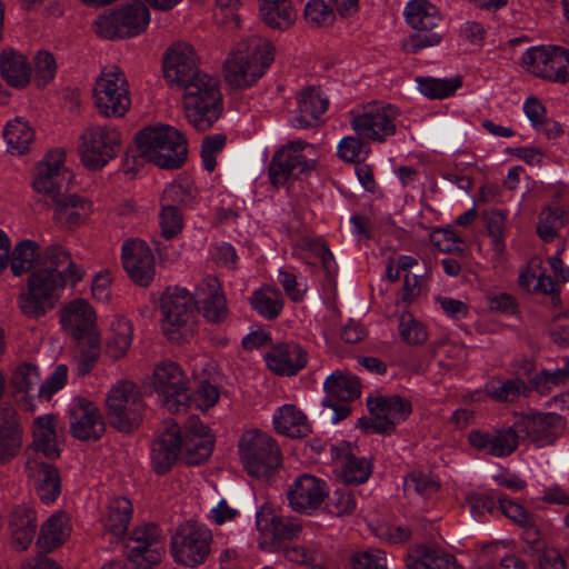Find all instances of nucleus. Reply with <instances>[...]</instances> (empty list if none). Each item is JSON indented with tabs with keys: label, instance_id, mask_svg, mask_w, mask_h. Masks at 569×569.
<instances>
[{
	"label": "nucleus",
	"instance_id": "f8f14e48",
	"mask_svg": "<svg viewBox=\"0 0 569 569\" xmlns=\"http://www.w3.org/2000/svg\"><path fill=\"white\" fill-rule=\"evenodd\" d=\"M311 150L313 147L302 140L290 141L277 150L268 168L272 186L279 188L288 180L312 171L316 168V161L308 158Z\"/></svg>",
	"mask_w": 569,
	"mask_h": 569
},
{
	"label": "nucleus",
	"instance_id": "9d476101",
	"mask_svg": "<svg viewBox=\"0 0 569 569\" xmlns=\"http://www.w3.org/2000/svg\"><path fill=\"white\" fill-rule=\"evenodd\" d=\"M121 144L120 131L109 124H91L79 137L78 151L82 164L97 170L117 157Z\"/></svg>",
	"mask_w": 569,
	"mask_h": 569
},
{
	"label": "nucleus",
	"instance_id": "a18cd8bd",
	"mask_svg": "<svg viewBox=\"0 0 569 569\" xmlns=\"http://www.w3.org/2000/svg\"><path fill=\"white\" fill-rule=\"evenodd\" d=\"M3 138L7 142L8 151L20 156L29 151L34 139V131L27 121L17 117L4 126Z\"/></svg>",
	"mask_w": 569,
	"mask_h": 569
},
{
	"label": "nucleus",
	"instance_id": "338daca9",
	"mask_svg": "<svg viewBox=\"0 0 569 569\" xmlns=\"http://www.w3.org/2000/svg\"><path fill=\"white\" fill-rule=\"evenodd\" d=\"M57 72V62L49 51H39L34 57V81L38 87L47 86L53 80Z\"/></svg>",
	"mask_w": 569,
	"mask_h": 569
},
{
	"label": "nucleus",
	"instance_id": "cd10ccee",
	"mask_svg": "<svg viewBox=\"0 0 569 569\" xmlns=\"http://www.w3.org/2000/svg\"><path fill=\"white\" fill-rule=\"evenodd\" d=\"M181 451V431L177 422L166 421V430L152 442L151 466L156 473H167Z\"/></svg>",
	"mask_w": 569,
	"mask_h": 569
},
{
	"label": "nucleus",
	"instance_id": "49530a36",
	"mask_svg": "<svg viewBox=\"0 0 569 569\" xmlns=\"http://www.w3.org/2000/svg\"><path fill=\"white\" fill-rule=\"evenodd\" d=\"M262 21L273 29H287L296 20V11L288 0H263L260 4Z\"/></svg>",
	"mask_w": 569,
	"mask_h": 569
},
{
	"label": "nucleus",
	"instance_id": "3c124183",
	"mask_svg": "<svg viewBox=\"0 0 569 569\" xmlns=\"http://www.w3.org/2000/svg\"><path fill=\"white\" fill-rule=\"evenodd\" d=\"M419 91L429 99H445L452 96L460 87L459 77L450 79H438L430 77H418L416 79Z\"/></svg>",
	"mask_w": 569,
	"mask_h": 569
},
{
	"label": "nucleus",
	"instance_id": "4468645a",
	"mask_svg": "<svg viewBox=\"0 0 569 569\" xmlns=\"http://www.w3.org/2000/svg\"><path fill=\"white\" fill-rule=\"evenodd\" d=\"M107 408L110 423L121 432L138 427L143 411V401L134 383L123 381L108 393Z\"/></svg>",
	"mask_w": 569,
	"mask_h": 569
},
{
	"label": "nucleus",
	"instance_id": "393cba45",
	"mask_svg": "<svg viewBox=\"0 0 569 569\" xmlns=\"http://www.w3.org/2000/svg\"><path fill=\"white\" fill-rule=\"evenodd\" d=\"M122 263L129 277L140 286H148L154 277V258L141 240H128L122 246Z\"/></svg>",
	"mask_w": 569,
	"mask_h": 569
},
{
	"label": "nucleus",
	"instance_id": "09e8293b",
	"mask_svg": "<svg viewBox=\"0 0 569 569\" xmlns=\"http://www.w3.org/2000/svg\"><path fill=\"white\" fill-rule=\"evenodd\" d=\"M132 342V326L129 320L118 318L112 321L107 339V352L113 359L126 355Z\"/></svg>",
	"mask_w": 569,
	"mask_h": 569
},
{
	"label": "nucleus",
	"instance_id": "bf43d9fd",
	"mask_svg": "<svg viewBox=\"0 0 569 569\" xmlns=\"http://www.w3.org/2000/svg\"><path fill=\"white\" fill-rule=\"evenodd\" d=\"M405 491L417 493L422 497H430L439 489V482L436 481L429 473L421 471H413L405 479Z\"/></svg>",
	"mask_w": 569,
	"mask_h": 569
},
{
	"label": "nucleus",
	"instance_id": "f3484780",
	"mask_svg": "<svg viewBox=\"0 0 569 569\" xmlns=\"http://www.w3.org/2000/svg\"><path fill=\"white\" fill-rule=\"evenodd\" d=\"M127 550L128 560L136 569H150L164 551L162 530L154 523L136 527L130 532Z\"/></svg>",
	"mask_w": 569,
	"mask_h": 569
},
{
	"label": "nucleus",
	"instance_id": "f704fd0d",
	"mask_svg": "<svg viewBox=\"0 0 569 569\" xmlns=\"http://www.w3.org/2000/svg\"><path fill=\"white\" fill-rule=\"evenodd\" d=\"M9 529L13 548L19 551L27 550L37 530L36 511L28 506L17 507L11 513Z\"/></svg>",
	"mask_w": 569,
	"mask_h": 569
},
{
	"label": "nucleus",
	"instance_id": "e433bc0d",
	"mask_svg": "<svg viewBox=\"0 0 569 569\" xmlns=\"http://www.w3.org/2000/svg\"><path fill=\"white\" fill-rule=\"evenodd\" d=\"M272 422L278 433L290 438H303L311 432L306 415L295 405L279 407L273 413Z\"/></svg>",
	"mask_w": 569,
	"mask_h": 569
},
{
	"label": "nucleus",
	"instance_id": "5fc2aeb1",
	"mask_svg": "<svg viewBox=\"0 0 569 569\" xmlns=\"http://www.w3.org/2000/svg\"><path fill=\"white\" fill-rule=\"evenodd\" d=\"M486 389L492 399L501 402H513L528 391L526 382L521 379L491 381Z\"/></svg>",
	"mask_w": 569,
	"mask_h": 569
},
{
	"label": "nucleus",
	"instance_id": "f257e3e1",
	"mask_svg": "<svg viewBox=\"0 0 569 569\" xmlns=\"http://www.w3.org/2000/svg\"><path fill=\"white\" fill-rule=\"evenodd\" d=\"M188 146L184 136L169 124L150 126L136 136L137 164L153 163L161 169H178L187 160Z\"/></svg>",
	"mask_w": 569,
	"mask_h": 569
},
{
	"label": "nucleus",
	"instance_id": "a211bd4d",
	"mask_svg": "<svg viewBox=\"0 0 569 569\" xmlns=\"http://www.w3.org/2000/svg\"><path fill=\"white\" fill-rule=\"evenodd\" d=\"M67 412L70 432L74 438L82 441H97L103 436L106 425L92 401L77 397L70 402Z\"/></svg>",
	"mask_w": 569,
	"mask_h": 569
},
{
	"label": "nucleus",
	"instance_id": "58836bf2",
	"mask_svg": "<svg viewBox=\"0 0 569 569\" xmlns=\"http://www.w3.org/2000/svg\"><path fill=\"white\" fill-rule=\"evenodd\" d=\"M57 419L52 415L39 416L33 421V446L48 458H57L60 449L57 438Z\"/></svg>",
	"mask_w": 569,
	"mask_h": 569
},
{
	"label": "nucleus",
	"instance_id": "774afa93",
	"mask_svg": "<svg viewBox=\"0 0 569 569\" xmlns=\"http://www.w3.org/2000/svg\"><path fill=\"white\" fill-rule=\"evenodd\" d=\"M68 366L58 365L44 382H42L38 390V397L44 400H50L51 397L61 390L68 380Z\"/></svg>",
	"mask_w": 569,
	"mask_h": 569
},
{
	"label": "nucleus",
	"instance_id": "f03ea898",
	"mask_svg": "<svg viewBox=\"0 0 569 569\" xmlns=\"http://www.w3.org/2000/svg\"><path fill=\"white\" fill-rule=\"evenodd\" d=\"M273 59L271 42L256 34L250 36L240 41L227 58L224 80L233 88L251 87L266 73Z\"/></svg>",
	"mask_w": 569,
	"mask_h": 569
},
{
	"label": "nucleus",
	"instance_id": "c85d7f7f",
	"mask_svg": "<svg viewBox=\"0 0 569 569\" xmlns=\"http://www.w3.org/2000/svg\"><path fill=\"white\" fill-rule=\"evenodd\" d=\"M26 471L42 502L51 503L59 497L61 480L57 468L34 457L26 462Z\"/></svg>",
	"mask_w": 569,
	"mask_h": 569
},
{
	"label": "nucleus",
	"instance_id": "39448f33",
	"mask_svg": "<svg viewBox=\"0 0 569 569\" xmlns=\"http://www.w3.org/2000/svg\"><path fill=\"white\" fill-rule=\"evenodd\" d=\"M70 284L57 270L37 266L30 273L27 291L20 295V308L29 318H40L53 309L66 286Z\"/></svg>",
	"mask_w": 569,
	"mask_h": 569
},
{
	"label": "nucleus",
	"instance_id": "0eeeda50",
	"mask_svg": "<svg viewBox=\"0 0 569 569\" xmlns=\"http://www.w3.org/2000/svg\"><path fill=\"white\" fill-rule=\"evenodd\" d=\"M407 24L417 30L407 43L406 49L410 53L438 46L443 39L441 29L442 17L439 9L428 0H411L403 10Z\"/></svg>",
	"mask_w": 569,
	"mask_h": 569
},
{
	"label": "nucleus",
	"instance_id": "603ef678",
	"mask_svg": "<svg viewBox=\"0 0 569 569\" xmlns=\"http://www.w3.org/2000/svg\"><path fill=\"white\" fill-rule=\"evenodd\" d=\"M565 210L559 207H546L541 210L537 222V233L545 242H550L559 236L565 224Z\"/></svg>",
	"mask_w": 569,
	"mask_h": 569
},
{
	"label": "nucleus",
	"instance_id": "13d9d810",
	"mask_svg": "<svg viewBox=\"0 0 569 569\" xmlns=\"http://www.w3.org/2000/svg\"><path fill=\"white\" fill-rule=\"evenodd\" d=\"M159 226L161 236L166 239L177 237L183 229L181 208L177 206H161L159 212Z\"/></svg>",
	"mask_w": 569,
	"mask_h": 569
},
{
	"label": "nucleus",
	"instance_id": "c03bdc74",
	"mask_svg": "<svg viewBox=\"0 0 569 569\" xmlns=\"http://www.w3.org/2000/svg\"><path fill=\"white\" fill-rule=\"evenodd\" d=\"M132 505L126 497L113 498L108 506V511L103 520L107 532L116 539H120L128 530L132 517Z\"/></svg>",
	"mask_w": 569,
	"mask_h": 569
},
{
	"label": "nucleus",
	"instance_id": "2eb2a0df",
	"mask_svg": "<svg viewBox=\"0 0 569 569\" xmlns=\"http://www.w3.org/2000/svg\"><path fill=\"white\" fill-rule=\"evenodd\" d=\"M519 441H527L536 448L552 446L563 432L566 420L556 412H531L520 415L515 421Z\"/></svg>",
	"mask_w": 569,
	"mask_h": 569
},
{
	"label": "nucleus",
	"instance_id": "a878e982",
	"mask_svg": "<svg viewBox=\"0 0 569 569\" xmlns=\"http://www.w3.org/2000/svg\"><path fill=\"white\" fill-rule=\"evenodd\" d=\"M372 413L371 429L375 432H390L405 421L412 411L411 402L399 396L381 397L369 402Z\"/></svg>",
	"mask_w": 569,
	"mask_h": 569
},
{
	"label": "nucleus",
	"instance_id": "a19ab883",
	"mask_svg": "<svg viewBox=\"0 0 569 569\" xmlns=\"http://www.w3.org/2000/svg\"><path fill=\"white\" fill-rule=\"evenodd\" d=\"M249 302L251 308L266 320L277 319L284 306L282 292L271 286H262L253 290Z\"/></svg>",
	"mask_w": 569,
	"mask_h": 569
},
{
	"label": "nucleus",
	"instance_id": "c756f323",
	"mask_svg": "<svg viewBox=\"0 0 569 569\" xmlns=\"http://www.w3.org/2000/svg\"><path fill=\"white\" fill-rule=\"evenodd\" d=\"M213 436L199 419L189 420L184 438L181 437V451L188 465H199L211 456Z\"/></svg>",
	"mask_w": 569,
	"mask_h": 569
},
{
	"label": "nucleus",
	"instance_id": "c9c22d12",
	"mask_svg": "<svg viewBox=\"0 0 569 569\" xmlns=\"http://www.w3.org/2000/svg\"><path fill=\"white\" fill-rule=\"evenodd\" d=\"M407 569H457V561L439 546L421 545L409 555Z\"/></svg>",
	"mask_w": 569,
	"mask_h": 569
},
{
	"label": "nucleus",
	"instance_id": "37998d69",
	"mask_svg": "<svg viewBox=\"0 0 569 569\" xmlns=\"http://www.w3.org/2000/svg\"><path fill=\"white\" fill-rule=\"evenodd\" d=\"M91 211V204L72 194L62 199H57L54 209V219L61 227L71 228L79 224Z\"/></svg>",
	"mask_w": 569,
	"mask_h": 569
},
{
	"label": "nucleus",
	"instance_id": "79ce46f5",
	"mask_svg": "<svg viewBox=\"0 0 569 569\" xmlns=\"http://www.w3.org/2000/svg\"><path fill=\"white\" fill-rule=\"evenodd\" d=\"M0 74L11 87L24 88L30 81L31 68L23 54L6 51L0 58Z\"/></svg>",
	"mask_w": 569,
	"mask_h": 569
},
{
	"label": "nucleus",
	"instance_id": "2f4dec72",
	"mask_svg": "<svg viewBox=\"0 0 569 569\" xmlns=\"http://www.w3.org/2000/svg\"><path fill=\"white\" fill-rule=\"evenodd\" d=\"M22 446V429L11 406L0 407V462L14 458Z\"/></svg>",
	"mask_w": 569,
	"mask_h": 569
},
{
	"label": "nucleus",
	"instance_id": "ea45409f",
	"mask_svg": "<svg viewBox=\"0 0 569 569\" xmlns=\"http://www.w3.org/2000/svg\"><path fill=\"white\" fill-rule=\"evenodd\" d=\"M323 389L328 398L339 401H353L361 395V385L355 375L336 370L327 377Z\"/></svg>",
	"mask_w": 569,
	"mask_h": 569
},
{
	"label": "nucleus",
	"instance_id": "7ed1b4c3",
	"mask_svg": "<svg viewBox=\"0 0 569 569\" xmlns=\"http://www.w3.org/2000/svg\"><path fill=\"white\" fill-rule=\"evenodd\" d=\"M179 88L187 121L198 131L212 128L223 110L219 81L201 71Z\"/></svg>",
	"mask_w": 569,
	"mask_h": 569
},
{
	"label": "nucleus",
	"instance_id": "864d4df0",
	"mask_svg": "<svg viewBox=\"0 0 569 569\" xmlns=\"http://www.w3.org/2000/svg\"><path fill=\"white\" fill-rule=\"evenodd\" d=\"M552 46L531 47L522 54L523 67L532 74L549 80Z\"/></svg>",
	"mask_w": 569,
	"mask_h": 569
},
{
	"label": "nucleus",
	"instance_id": "e2e57ef3",
	"mask_svg": "<svg viewBox=\"0 0 569 569\" xmlns=\"http://www.w3.org/2000/svg\"><path fill=\"white\" fill-rule=\"evenodd\" d=\"M352 569H388L387 555L381 549H367L352 555Z\"/></svg>",
	"mask_w": 569,
	"mask_h": 569
},
{
	"label": "nucleus",
	"instance_id": "7c9ffc66",
	"mask_svg": "<svg viewBox=\"0 0 569 569\" xmlns=\"http://www.w3.org/2000/svg\"><path fill=\"white\" fill-rule=\"evenodd\" d=\"M270 370L281 376H293L307 365V352L295 342L276 346L266 358Z\"/></svg>",
	"mask_w": 569,
	"mask_h": 569
},
{
	"label": "nucleus",
	"instance_id": "052dcab7",
	"mask_svg": "<svg viewBox=\"0 0 569 569\" xmlns=\"http://www.w3.org/2000/svg\"><path fill=\"white\" fill-rule=\"evenodd\" d=\"M398 328L402 340L408 345L417 346L427 340L428 335L425 327L410 313L400 316Z\"/></svg>",
	"mask_w": 569,
	"mask_h": 569
},
{
	"label": "nucleus",
	"instance_id": "473e14b6",
	"mask_svg": "<svg viewBox=\"0 0 569 569\" xmlns=\"http://www.w3.org/2000/svg\"><path fill=\"white\" fill-rule=\"evenodd\" d=\"M39 267L57 270L67 281H70V286H76L80 282L84 276L82 267L77 264L70 253L60 244L48 246L40 256Z\"/></svg>",
	"mask_w": 569,
	"mask_h": 569
},
{
	"label": "nucleus",
	"instance_id": "4d7b16f0",
	"mask_svg": "<svg viewBox=\"0 0 569 569\" xmlns=\"http://www.w3.org/2000/svg\"><path fill=\"white\" fill-rule=\"evenodd\" d=\"M371 466L365 458L347 456L342 462L341 478L347 485L366 482L370 476Z\"/></svg>",
	"mask_w": 569,
	"mask_h": 569
},
{
	"label": "nucleus",
	"instance_id": "680f3d73",
	"mask_svg": "<svg viewBox=\"0 0 569 569\" xmlns=\"http://www.w3.org/2000/svg\"><path fill=\"white\" fill-rule=\"evenodd\" d=\"M498 510L501 511L513 523L523 529H532L535 527V517L528 512L521 505L508 499L502 495Z\"/></svg>",
	"mask_w": 569,
	"mask_h": 569
},
{
	"label": "nucleus",
	"instance_id": "1a4fd4ad",
	"mask_svg": "<svg viewBox=\"0 0 569 569\" xmlns=\"http://www.w3.org/2000/svg\"><path fill=\"white\" fill-rule=\"evenodd\" d=\"M152 386L159 401L170 412H184L191 403L189 379L177 362H158L153 368Z\"/></svg>",
	"mask_w": 569,
	"mask_h": 569
},
{
	"label": "nucleus",
	"instance_id": "de8ad7c7",
	"mask_svg": "<svg viewBox=\"0 0 569 569\" xmlns=\"http://www.w3.org/2000/svg\"><path fill=\"white\" fill-rule=\"evenodd\" d=\"M100 356V336L78 341L73 357V371L78 377L87 376L94 368Z\"/></svg>",
	"mask_w": 569,
	"mask_h": 569
},
{
	"label": "nucleus",
	"instance_id": "72a5a7b5",
	"mask_svg": "<svg viewBox=\"0 0 569 569\" xmlns=\"http://www.w3.org/2000/svg\"><path fill=\"white\" fill-rule=\"evenodd\" d=\"M297 102L298 110L292 119V124L301 129L312 127L328 108L327 98L316 88L302 90L297 98Z\"/></svg>",
	"mask_w": 569,
	"mask_h": 569
},
{
	"label": "nucleus",
	"instance_id": "aec40b11",
	"mask_svg": "<svg viewBox=\"0 0 569 569\" xmlns=\"http://www.w3.org/2000/svg\"><path fill=\"white\" fill-rule=\"evenodd\" d=\"M199 57L194 48L186 42H176L163 57V76L170 86H181L200 73Z\"/></svg>",
	"mask_w": 569,
	"mask_h": 569
},
{
	"label": "nucleus",
	"instance_id": "dca6fc26",
	"mask_svg": "<svg viewBox=\"0 0 569 569\" xmlns=\"http://www.w3.org/2000/svg\"><path fill=\"white\" fill-rule=\"evenodd\" d=\"M399 110L391 104L375 103L365 108L363 112L353 116L350 124L362 139L382 143L396 133V120Z\"/></svg>",
	"mask_w": 569,
	"mask_h": 569
},
{
	"label": "nucleus",
	"instance_id": "bb28decb",
	"mask_svg": "<svg viewBox=\"0 0 569 569\" xmlns=\"http://www.w3.org/2000/svg\"><path fill=\"white\" fill-rule=\"evenodd\" d=\"M193 299L208 321L219 323L227 319V301L217 277L206 276L197 286Z\"/></svg>",
	"mask_w": 569,
	"mask_h": 569
},
{
	"label": "nucleus",
	"instance_id": "ddd939ff",
	"mask_svg": "<svg viewBox=\"0 0 569 569\" xmlns=\"http://www.w3.org/2000/svg\"><path fill=\"white\" fill-rule=\"evenodd\" d=\"M211 542L212 535L206 526L186 522L171 538V553L177 563L194 568L210 555Z\"/></svg>",
	"mask_w": 569,
	"mask_h": 569
},
{
	"label": "nucleus",
	"instance_id": "69168bd1",
	"mask_svg": "<svg viewBox=\"0 0 569 569\" xmlns=\"http://www.w3.org/2000/svg\"><path fill=\"white\" fill-rule=\"evenodd\" d=\"M550 61V69L552 71L549 76V80L558 83L569 82V49L552 46Z\"/></svg>",
	"mask_w": 569,
	"mask_h": 569
},
{
	"label": "nucleus",
	"instance_id": "4c0bfd02",
	"mask_svg": "<svg viewBox=\"0 0 569 569\" xmlns=\"http://www.w3.org/2000/svg\"><path fill=\"white\" fill-rule=\"evenodd\" d=\"M70 532L69 517L63 512L53 513L41 526L37 545L42 551L50 552L64 543Z\"/></svg>",
	"mask_w": 569,
	"mask_h": 569
},
{
	"label": "nucleus",
	"instance_id": "412c9836",
	"mask_svg": "<svg viewBox=\"0 0 569 569\" xmlns=\"http://www.w3.org/2000/svg\"><path fill=\"white\" fill-rule=\"evenodd\" d=\"M469 445L479 452L496 458L512 455L519 446L515 423L510 427L490 430H471L468 435Z\"/></svg>",
	"mask_w": 569,
	"mask_h": 569
},
{
	"label": "nucleus",
	"instance_id": "6e6d98bb",
	"mask_svg": "<svg viewBox=\"0 0 569 569\" xmlns=\"http://www.w3.org/2000/svg\"><path fill=\"white\" fill-rule=\"evenodd\" d=\"M502 493L496 490L483 492H471L467 496L466 501L470 507L473 517L478 518L485 513H493L498 510Z\"/></svg>",
	"mask_w": 569,
	"mask_h": 569
},
{
	"label": "nucleus",
	"instance_id": "6e6552de",
	"mask_svg": "<svg viewBox=\"0 0 569 569\" xmlns=\"http://www.w3.org/2000/svg\"><path fill=\"white\" fill-rule=\"evenodd\" d=\"M149 23V9L142 1L134 0L99 16L93 28L99 37L114 40L139 36L147 30Z\"/></svg>",
	"mask_w": 569,
	"mask_h": 569
},
{
	"label": "nucleus",
	"instance_id": "4be33fe9",
	"mask_svg": "<svg viewBox=\"0 0 569 569\" xmlns=\"http://www.w3.org/2000/svg\"><path fill=\"white\" fill-rule=\"evenodd\" d=\"M61 327L77 341L100 336L97 329V316L92 306L83 299L68 302L60 313Z\"/></svg>",
	"mask_w": 569,
	"mask_h": 569
},
{
	"label": "nucleus",
	"instance_id": "0e129e2a",
	"mask_svg": "<svg viewBox=\"0 0 569 569\" xmlns=\"http://www.w3.org/2000/svg\"><path fill=\"white\" fill-rule=\"evenodd\" d=\"M486 228L491 238V247L497 254L505 251L506 216L501 211H491L486 218Z\"/></svg>",
	"mask_w": 569,
	"mask_h": 569
},
{
	"label": "nucleus",
	"instance_id": "b1692460",
	"mask_svg": "<svg viewBox=\"0 0 569 569\" xmlns=\"http://www.w3.org/2000/svg\"><path fill=\"white\" fill-rule=\"evenodd\" d=\"M257 528L260 532L259 545L263 549L280 546L282 541L299 537L302 525L293 517L273 516L260 511L257 513Z\"/></svg>",
	"mask_w": 569,
	"mask_h": 569
},
{
	"label": "nucleus",
	"instance_id": "5701e85b",
	"mask_svg": "<svg viewBox=\"0 0 569 569\" xmlns=\"http://www.w3.org/2000/svg\"><path fill=\"white\" fill-rule=\"evenodd\" d=\"M328 495L326 482L311 475L295 479L287 490L289 507L299 513L311 515Z\"/></svg>",
	"mask_w": 569,
	"mask_h": 569
},
{
	"label": "nucleus",
	"instance_id": "8fccbe9b",
	"mask_svg": "<svg viewBox=\"0 0 569 569\" xmlns=\"http://www.w3.org/2000/svg\"><path fill=\"white\" fill-rule=\"evenodd\" d=\"M41 252H39V246L33 240H22L18 242L12 252L10 253V269L17 277L29 272L36 258L40 260Z\"/></svg>",
	"mask_w": 569,
	"mask_h": 569
},
{
	"label": "nucleus",
	"instance_id": "20e7f679",
	"mask_svg": "<svg viewBox=\"0 0 569 569\" xmlns=\"http://www.w3.org/2000/svg\"><path fill=\"white\" fill-rule=\"evenodd\" d=\"M161 331L172 343L189 341L197 331L193 295L181 287H168L160 298Z\"/></svg>",
	"mask_w": 569,
	"mask_h": 569
},
{
	"label": "nucleus",
	"instance_id": "423d86ee",
	"mask_svg": "<svg viewBox=\"0 0 569 569\" xmlns=\"http://www.w3.org/2000/svg\"><path fill=\"white\" fill-rule=\"evenodd\" d=\"M239 457L246 471L254 478H269L281 466L282 457L277 442L260 430H248L242 433L239 445Z\"/></svg>",
	"mask_w": 569,
	"mask_h": 569
},
{
	"label": "nucleus",
	"instance_id": "6ab92c4d",
	"mask_svg": "<svg viewBox=\"0 0 569 569\" xmlns=\"http://www.w3.org/2000/svg\"><path fill=\"white\" fill-rule=\"evenodd\" d=\"M64 158L62 149H54L39 162L32 183L37 192L52 194L69 187L72 174L64 167Z\"/></svg>",
	"mask_w": 569,
	"mask_h": 569
},
{
	"label": "nucleus",
	"instance_id": "9b49d317",
	"mask_svg": "<svg viewBox=\"0 0 569 569\" xmlns=\"http://www.w3.org/2000/svg\"><path fill=\"white\" fill-rule=\"evenodd\" d=\"M93 102L99 113L107 118L123 117L130 109L129 84L119 67L101 71L93 87Z\"/></svg>",
	"mask_w": 569,
	"mask_h": 569
}]
</instances>
